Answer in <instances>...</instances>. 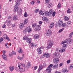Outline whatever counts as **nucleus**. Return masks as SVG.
<instances>
[{"instance_id": "2f4dec72", "label": "nucleus", "mask_w": 73, "mask_h": 73, "mask_svg": "<svg viewBox=\"0 0 73 73\" xmlns=\"http://www.w3.org/2000/svg\"><path fill=\"white\" fill-rule=\"evenodd\" d=\"M67 13H68V14H70V13L72 12V11L70 10V9L68 8L67 11Z\"/></svg>"}, {"instance_id": "13d9d810", "label": "nucleus", "mask_w": 73, "mask_h": 73, "mask_svg": "<svg viewBox=\"0 0 73 73\" xmlns=\"http://www.w3.org/2000/svg\"><path fill=\"white\" fill-rule=\"evenodd\" d=\"M67 64H70V60H68L67 62Z\"/></svg>"}, {"instance_id": "e2e57ef3", "label": "nucleus", "mask_w": 73, "mask_h": 73, "mask_svg": "<svg viewBox=\"0 0 73 73\" xmlns=\"http://www.w3.org/2000/svg\"><path fill=\"white\" fill-rule=\"evenodd\" d=\"M37 66H36L34 67V70H36V69H37Z\"/></svg>"}, {"instance_id": "bf43d9fd", "label": "nucleus", "mask_w": 73, "mask_h": 73, "mask_svg": "<svg viewBox=\"0 0 73 73\" xmlns=\"http://www.w3.org/2000/svg\"><path fill=\"white\" fill-rule=\"evenodd\" d=\"M36 25H36V24H33L32 25V27H35H35H36Z\"/></svg>"}, {"instance_id": "4c0bfd02", "label": "nucleus", "mask_w": 73, "mask_h": 73, "mask_svg": "<svg viewBox=\"0 0 73 73\" xmlns=\"http://www.w3.org/2000/svg\"><path fill=\"white\" fill-rule=\"evenodd\" d=\"M24 17H28V15L27 12H25L24 14Z\"/></svg>"}, {"instance_id": "c03bdc74", "label": "nucleus", "mask_w": 73, "mask_h": 73, "mask_svg": "<svg viewBox=\"0 0 73 73\" xmlns=\"http://www.w3.org/2000/svg\"><path fill=\"white\" fill-rule=\"evenodd\" d=\"M49 12L50 14H52V13L53 12V10L51 9L50 10Z\"/></svg>"}, {"instance_id": "7c9ffc66", "label": "nucleus", "mask_w": 73, "mask_h": 73, "mask_svg": "<svg viewBox=\"0 0 73 73\" xmlns=\"http://www.w3.org/2000/svg\"><path fill=\"white\" fill-rule=\"evenodd\" d=\"M9 69H10V70L11 72H12L13 70L14 69V66H12V67L11 66L9 67Z\"/></svg>"}, {"instance_id": "ddd939ff", "label": "nucleus", "mask_w": 73, "mask_h": 73, "mask_svg": "<svg viewBox=\"0 0 73 73\" xmlns=\"http://www.w3.org/2000/svg\"><path fill=\"white\" fill-rule=\"evenodd\" d=\"M22 12L23 11H22V9H21L20 8L18 9L17 12L18 15H21V14H22Z\"/></svg>"}, {"instance_id": "4d7b16f0", "label": "nucleus", "mask_w": 73, "mask_h": 73, "mask_svg": "<svg viewBox=\"0 0 73 73\" xmlns=\"http://www.w3.org/2000/svg\"><path fill=\"white\" fill-rule=\"evenodd\" d=\"M39 24H40V26H41V25H42V21H40L39 22Z\"/></svg>"}, {"instance_id": "603ef678", "label": "nucleus", "mask_w": 73, "mask_h": 73, "mask_svg": "<svg viewBox=\"0 0 73 73\" xmlns=\"http://www.w3.org/2000/svg\"><path fill=\"white\" fill-rule=\"evenodd\" d=\"M12 53L13 55H16V52L14 51H12Z\"/></svg>"}, {"instance_id": "a211bd4d", "label": "nucleus", "mask_w": 73, "mask_h": 73, "mask_svg": "<svg viewBox=\"0 0 73 73\" xmlns=\"http://www.w3.org/2000/svg\"><path fill=\"white\" fill-rule=\"evenodd\" d=\"M14 7L15 8L14 9V11L16 12V11H17L18 12V10L19 9V7H16V6L15 5Z\"/></svg>"}, {"instance_id": "ea45409f", "label": "nucleus", "mask_w": 73, "mask_h": 73, "mask_svg": "<svg viewBox=\"0 0 73 73\" xmlns=\"http://www.w3.org/2000/svg\"><path fill=\"white\" fill-rule=\"evenodd\" d=\"M73 68V65L72 64H71L70 65L69 67V69H72Z\"/></svg>"}, {"instance_id": "f704fd0d", "label": "nucleus", "mask_w": 73, "mask_h": 73, "mask_svg": "<svg viewBox=\"0 0 73 73\" xmlns=\"http://www.w3.org/2000/svg\"><path fill=\"white\" fill-rule=\"evenodd\" d=\"M18 52L19 53H23V50H22L21 48H19V50L18 51Z\"/></svg>"}, {"instance_id": "8fccbe9b", "label": "nucleus", "mask_w": 73, "mask_h": 73, "mask_svg": "<svg viewBox=\"0 0 73 73\" xmlns=\"http://www.w3.org/2000/svg\"><path fill=\"white\" fill-rule=\"evenodd\" d=\"M71 24H72V22L70 21H68L67 22V24H68V25H71Z\"/></svg>"}, {"instance_id": "393cba45", "label": "nucleus", "mask_w": 73, "mask_h": 73, "mask_svg": "<svg viewBox=\"0 0 73 73\" xmlns=\"http://www.w3.org/2000/svg\"><path fill=\"white\" fill-rule=\"evenodd\" d=\"M65 51V49L64 48H61L59 50V52L60 53L61 52H64Z\"/></svg>"}, {"instance_id": "f257e3e1", "label": "nucleus", "mask_w": 73, "mask_h": 73, "mask_svg": "<svg viewBox=\"0 0 73 73\" xmlns=\"http://www.w3.org/2000/svg\"><path fill=\"white\" fill-rule=\"evenodd\" d=\"M25 65L24 64H21L20 63H18V67L19 68V72H23L24 69L23 68L25 67Z\"/></svg>"}, {"instance_id": "39448f33", "label": "nucleus", "mask_w": 73, "mask_h": 73, "mask_svg": "<svg viewBox=\"0 0 73 73\" xmlns=\"http://www.w3.org/2000/svg\"><path fill=\"white\" fill-rule=\"evenodd\" d=\"M71 40H70V38H68L66 39V40L64 41L61 42L60 43V44H61V45H62L63 44H65V43H66V42H67V44H70V43L71 42Z\"/></svg>"}, {"instance_id": "a18cd8bd", "label": "nucleus", "mask_w": 73, "mask_h": 73, "mask_svg": "<svg viewBox=\"0 0 73 73\" xmlns=\"http://www.w3.org/2000/svg\"><path fill=\"white\" fill-rule=\"evenodd\" d=\"M73 35V32L71 33L69 35V37L70 38H71V37H72V35Z\"/></svg>"}, {"instance_id": "58836bf2", "label": "nucleus", "mask_w": 73, "mask_h": 73, "mask_svg": "<svg viewBox=\"0 0 73 73\" xmlns=\"http://www.w3.org/2000/svg\"><path fill=\"white\" fill-rule=\"evenodd\" d=\"M63 30H64V28H62L61 29H60L59 30V31L58 32V33H61V32H62V31H63Z\"/></svg>"}, {"instance_id": "a19ab883", "label": "nucleus", "mask_w": 73, "mask_h": 73, "mask_svg": "<svg viewBox=\"0 0 73 73\" xmlns=\"http://www.w3.org/2000/svg\"><path fill=\"white\" fill-rule=\"evenodd\" d=\"M28 23V19H26L24 21V23L25 24H26Z\"/></svg>"}, {"instance_id": "f8f14e48", "label": "nucleus", "mask_w": 73, "mask_h": 73, "mask_svg": "<svg viewBox=\"0 0 73 73\" xmlns=\"http://www.w3.org/2000/svg\"><path fill=\"white\" fill-rule=\"evenodd\" d=\"M42 68H43V66H42V65H40L39 67V69L37 71L38 73H40V72L41 70V69H42Z\"/></svg>"}, {"instance_id": "20e7f679", "label": "nucleus", "mask_w": 73, "mask_h": 73, "mask_svg": "<svg viewBox=\"0 0 73 73\" xmlns=\"http://www.w3.org/2000/svg\"><path fill=\"white\" fill-rule=\"evenodd\" d=\"M45 36H49L50 37L52 35V31L50 29H48L44 35Z\"/></svg>"}, {"instance_id": "6e6d98bb", "label": "nucleus", "mask_w": 73, "mask_h": 73, "mask_svg": "<svg viewBox=\"0 0 73 73\" xmlns=\"http://www.w3.org/2000/svg\"><path fill=\"white\" fill-rule=\"evenodd\" d=\"M57 7L58 8H60L61 7V4L60 3H59L58 4V5Z\"/></svg>"}, {"instance_id": "dca6fc26", "label": "nucleus", "mask_w": 73, "mask_h": 73, "mask_svg": "<svg viewBox=\"0 0 73 73\" xmlns=\"http://www.w3.org/2000/svg\"><path fill=\"white\" fill-rule=\"evenodd\" d=\"M31 46L32 48H33L34 46L36 47L37 46V44L35 43H32L31 44Z\"/></svg>"}, {"instance_id": "473e14b6", "label": "nucleus", "mask_w": 73, "mask_h": 73, "mask_svg": "<svg viewBox=\"0 0 73 73\" xmlns=\"http://www.w3.org/2000/svg\"><path fill=\"white\" fill-rule=\"evenodd\" d=\"M52 3H49L48 4L47 7L48 8H50L51 7H52Z\"/></svg>"}, {"instance_id": "2eb2a0df", "label": "nucleus", "mask_w": 73, "mask_h": 73, "mask_svg": "<svg viewBox=\"0 0 73 73\" xmlns=\"http://www.w3.org/2000/svg\"><path fill=\"white\" fill-rule=\"evenodd\" d=\"M39 37H40V36L38 35H37V34H35L34 36V39H35V40H36V39H38V38H39Z\"/></svg>"}, {"instance_id": "774afa93", "label": "nucleus", "mask_w": 73, "mask_h": 73, "mask_svg": "<svg viewBox=\"0 0 73 73\" xmlns=\"http://www.w3.org/2000/svg\"><path fill=\"white\" fill-rule=\"evenodd\" d=\"M13 55L12 54V52L11 53H9V56H12Z\"/></svg>"}, {"instance_id": "3c124183", "label": "nucleus", "mask_w": 73, "mask_h": 73, "mask_svg": "<svg viewBox=\"0 0 73 73\" xmlns=\"http://www.w3.org/2000/svg\"><path fill=\"white\" fill-rule=\"evenodd\" d=\"M35 1H32L31 2L30 4H31V5H34V4H35Z\"/></svg>"}, {"instance_id": "e433bc0d", "label": "nucleus", "mask_w": 73, "mask_h": 73, "mask_svg": "<svg viewBox=\"0 0 73 73\" xmlns=\"http://www.w3.org/2000/svg\"><path fill=\"white\" fill-rule=\"evenodd\" d=\"M5 24H7L8 25H9L10 24V21H6L5 22Z\"/></svg>"}, {"instance_id": "6e6552de", "label": "nucleus", "mask_w": 73, "mask_h": 73, "mask_svg": "<svg viewBox=\"0 0 73 73\" xmlns=\"http://www.w3.org/2000/svg\"><path fill=\"white\" fill-rule=\"evenodd\" d=\"M62 24H63V22H62V20L61 19H60L58 21V26H59V27H60V26H61V25H62Z\"/></svg>"}, {"instance_id": "de8ad7c7", "label": "nucleus", "mask_w": 73, "mask_h": 73, "mask_svg": "<svg viewBox=\"0 0 73 73\" xmlns=\"http://www.w3.org/2000/svg\"><path fill=\"white\" fill-rule=\"evenodd\" d=\"M66 25V23H62L61 26L62 27H65Z\"/></svg>"}, {"instance_id": "b1692460", "label": "nucleus", "mask_w": 73, "mask_h": 73, "mask_svg": "<svg viewBox=\"0 0 73 73\" xmlns=\"http://www.w3.org/2000/svg\"><path fill=\"white\" fill-rule=\"evenodd\" d=\"M24 54H22L21 57H20V56H18V59H19V60H22V59H23V58H24Z\"/></svg>"}, {"instance_id": "4468645a", "label": "nucleus", "mask_w": 73, "mask_h": 73, "mask_svg": "<svg viewBox=\"0 0 73 73\" xmlns=\"http://www.w3.org/2000/svg\"><path fill=\"white\" fill-rule=\"evenodd\" d=\"M51 70H52V69H51V68H49V67H48L46 69V71L47 73H51Z\"/></svg>"}, {"instance_id": "37998d69", "label": "nucleus", "mask_w": 73, "mask_h": 73, "mask_svg": "<svg viewBox=\"0 0 73 73\" xmlns=\"http://www.w3.org/2000/svg\"><path fill=\"white\" fill-rule=\"evenodd\" d=\"M39 11V9H35V13H37Z\"/></svg>"}, {"instance_id": "69168bd1", "label": "nucleus", "mask_w": 73, "mask_h": 73, "mask_svg": "<svg viewBox=\"0 0 73 73\" xmlns=\"http://www.w3.org/2000/svg\"><path fill=\"white\" fill-rule=\"evenodd\" d=\"M15 26V24H13L11 26V27H12V28H13V27H14Z\"/></svg>"}, {"instance_id": "052dcab7", "label": "nucleus", "mask_w": 73, "mask_h": 73, "mask_svg": "<svg viewBox=\"0 0 73 73\" xmlns=\"http://www.w3.org/2000/svg\"><path fill=\"white\" fill-rule=\"evenodd\" d=\"M4 40V39H3V37L1 38L0 39V40L1 41V42L3 41Z\"/></svg>"}, {"instance_id": "338daca9", "label": "nucleus", "mask_w": 73, "mask_h": 73, "mask_svg": "<svg viewBox=\"0 0 73 73\" xmlns=\"http://www.w3.org/2000/svg\"><path fill=\"white\" fill-rule=\"evenodd\" d=\"M43 65L44 66H46V63H44L43 64Z\"/></svg>"}, {"instance_id": "864d4df0", "label": "nucleus", "mask_w": 73, "mask_h": 73, "mask_svg": "<svg viewBox=\"0 0 73 73\" xmlns=\"http://www.w3.org/2000/svg\"><path fill=\"white\" fill-rule=\"evenodd\" d=\"M5 46L6 48H8V43H6L5 44Z\"/></svg>"}, {"instance_id": "f3484780", "label": "nucleus", "mask_w": 73, "mask_h": 73, "mask_svg": "<svg viewBox=\"0 0 73 73\" xmlns=\"http://www.w3.org/2000/svg\"><path fill=\"white\" fill-rule=\"evenodd\" d=\"M37 51L38 53L39 54H41V53L42 52V51L40 49V48H38L37 49Z\"/></svg>"}, {"instance_id": "c9c22d12", "label": "nucleus", "mask_w": 73, "mask_h": 73, "mask_svg": "<svg viewBox=\"0 0 73 73\" xmlns=\"http://www.w3.org/2000/svg\"><path fill=\"white\" fill-rule=\"evenodd\" d=\"M39 14L40 15H41L42 16H43V14H44V11H39Z\"/></svg>"}, {"instance_id": "09e8293b", "label": "nucleus", "mask_w": 73, "mask_h": 73, "mask_svg": "<svg viewBox=\"0 0 73 73\" xmlns=\"http://www.w3.org/2000/svg\"><path fill=\"white\" fill-rule=\"evenodd\" d=\"M28 37L27 36H24L23 37V39L24 40H26L27 39H28Z\"/></svg>"}, {"instance_id": "79ce46f5", "label": "nucleus", "mask_w": 73, "mask_h": 73, "mask_svg": "<svg viewBox=\"0 0 73 73\" xmlns=\"http://www.w3.org/2000/svg\"><path fill=\"white\" fill-rule=\"evenodd\" d=\"M62 72H63V73H66V72H68V70L64 69L63 70Z\"/></svg>"}, {"instance_id": "6ab92c4d", "label": "nucleus", "mask_w": 73, "mask_h": 73, "mask_svg": "<svg viewBox=\"0 0 73 73\" xmlns=\"http://www.w3.org/2000/svg\"><path fill=\"white\" fill-rule=\"evenodd\" d=\"M27 32L28 33H30L32 32V29L29 28V27H28L27 28Z\"/></svg>"}, {"instance_id": "bb28decb", "label": "nucleus", "mask_w": 73, "mask_h": 73, "mask_svg": "<svg viewBox=\"0 0 73 73\" xmlns=\"http://www.w3.org/2000/svg\"><path fill=\"white\" fill-rule=\"evenodd\" d=\"M42 19L43 20V21H46L48 20V19L47 18L44 17H42Z\"/></svg>"}, {"instance_id": "f03ea898", "label": "nucleus", "mask_w": 73, "mask_h": 73, "mask_svg": "<svg viewBox=\"0 0 73 73\" xmlns=\"http://www.w3.org/2000/svg\"><path fill=\"white\" fill-rule=\"evenodd\" d=\"M58 62H59V60L58 58H55L54 59V63L53 66L54 68L56 69L58 68V64L57 63Z\"/></svg>"}, {"instance_id": "5701e85b", "label": "nucleus", "mask_w": 73, "mask_h": 73, "mask_svg": "<svg viewBox=\"0 0 73 73\" xmlns=\"http://www.w3.org/2000/svg\"><path fill=\"white\" fill-rule=\"evenodd\" d=\"M24 25L23 23H21L19 25V27L20 28L22 29V28H23V27H24Z\"/></svg>"}, {"instance_id": "5fc2aeb1", "label": "nucleus", "mask_w": 73, "mask_h": 73, "mask_svg": "<svg viewBox=\"0 0 73 73\" xmlns=\"http://www.w3.org/2000/svg\"><path fill=\"white\" fill-rule=\"evenodd\" d=\"M53 66V64H50L48 66V68H50L51 67H52Z\"/></svg>"}, {"instance_id": "c85d7f7f", "label": "nucleus", "mask_w": 73, "mask_h": 73, "mask_svg": "<svg viewBox=\"0 0 73 73\" xmlns=\"http://www.w3.org/2000/svg\"><path fill=\"white\" fill-rule=\"evenodd\" d=\"M27 42L29 44H31V38H28L27 40Z\"/></svg>"}, {"instance_id": "7ed1b4c3", "label": "nucleus", "mask_w": 73, "mask_h": 73, "mask_svg": "<svg viewBox=\"0 0 73 73\" xmlns=\"http://www.w3.org/2000/svg\"><path fill=\"white\" fill-rule=\"evenodd\" d=\"M53 41L51 40H48L47 41L48 45L47 46L46 48H47V49H49V48H51L53 45Z\"/></svg>"}, {"instance_id": "4be33fe9", "label": "nucleus", "mask_w": 73, "mask_h": 73, "mask_svg": "<svg viewBox=\"0 0 73 73\" xmlns=\"http://www.w3.org/2000/svg\"><path fill=\"white\" fill-rule=\"evenodd\" d=\"M2 58L5 60H7V55L3 54L2 55Z\"/></svg>"}, {"instance_id": "0eeeda50", "label": "nucleus", "mask_w": 73, "mask_h": 73, "mask_svg": "<svg viewBox=\"0 0 73 73\" xmlns=\"http://www.w3.org/2000/svg\"><path fill=\"white\" fill-rule=\"evenodd\" d=\"M35 29L37 31H39L41 30V27L38 25H36L35 27Z\"/></svg>"}, {"instance_id": "c756f323", "label": "nucleus", "mask_w": 73, "mask_h": 73, "mask_svg": "<svg viewBox=\"0 0 73 73\" xmlns=\"http://www.w3.org/2000/svg\"><path fill=\"white\" fill-rule=\"evenodd\" d=\"M26 67L27 68H29L31 66V64H30L29 62H28L27 64L26 65Z\"/></svg>"}, {"instance_id": "423d86ee", "label": "nucleus", "mask_w": 73, "mask_h": 73, "mask_svg": "<svg viewBox=\"0 0 73 73\" xmlns=\"http://www.w3.org/2000/svg\"><path fill=\"white\" fill-rule=\"evenodd\" d=\"M54 56L58 58H60L61 57V55L59 53H58L57 52H55L54 54Z\"/></svg>"}, {"instance_id": "9d476101", "label": "nucleus", "mask_w": 73, "mask_h": 73, "mask_svg": "<svg viewBox=\"0 0 73 73\" xmlns=\"http://www.w3.org/2000/svg\"><path fill=\"white\" fill-rule=\"evenodd\" d=\"M44 56L45 57L48 58V57H50V54L47 53H45L44 54Z\"/></svg>"}, {"instance_id": "72a5a7b5", "label": "nucleus", "mask_w": 73, "mask_h": 73, "mask_svg": "<svg viewBox=\"0 0 73 73\" xmlns=\"http://www.w3.org/2000/svg\"><path fill=\"white\" fill-rule=\"evenodd\" d=\"M63 47L64 48H65V49H66V48L68 47V45L66 44H64L63 45Z\"/></svg>"}, {"instance_id": "680f3d73", "label": "nucleus", "mask_w": 73, "mask_h": 73, "mask_svg": "<svg viewBox=\"0 0 73 73\" xmlns=\"http://www.w3.org/2000/svg\"><path fill=\"white\" fill-rule=\"evenodd\" d=\"M55 14H56V12H54L52 13V15L53 16H54V17L55 16Z\"/></svg>"}, {"instance_id": "a878e982", "label": "nucleus", "mask_w": 73, "mask_h": 73, "mask_svg": "<svg viewBox=\"0 0 73 73\" xmlns=\"http://www.w3.org/2000/svg\"><path fill=\"white\" fill-rule=\"evenodd\" d=\"M20 4V2L19 1H18L17 2H16V4L15 6L16 7L19 6Z\"/></svg>"}, {"instance_id": "412c9836", "label": "nucleus", "mask_w": 73, "mask_h": 73, "mask_svg": "<svg viewBox=\"0 0 73 73\" xmlns=\"http://www.w3.org/2000/svg\"><path fill=\"white\" fill-rule=\"evenodd\" d=\"M64 20L65 21H67L69 20V17L66 16H65L64 17Z\"/></svg>"}, {"instance_id": "aec40b11", "label": "nucleus", "mask_w": 73, "mask_h": 73, "mask_svg": "<svg viewBox=\"0 0 73 73\" xmlns=\"http://www.w3.org/2000/svg\"><path fill=\"white\" fill-rule=\"evenodd\" d=\"M18 19H19V18L17 15H15L13 17V19L14 20H18Z\"/></svg>"}, {"instance_id": "0e129e2a", "label": "nucleus", "mask_w": 73, "mask_h": 73, "mask_svg": "<svg viewBox=\"0 0 73 73\" xmlns=\"http://www.w3.org/2000/svg\"><path fill=\"white\" fill-rule=\"evenodd\" d=\"M5 27H6L5 25H4L2 26V28H5Z\"/></svg>"}, {"instance_id": "cd10ccee", "label": "nucleus", "mask_w": 73, "mask_h": 73, "mask_svg": "<svg viewBox=\"0 0 73 73\" xmlns=\"http://www.w3.org/2000/svg\"><path fill=\"white\" fill-rule=\"evenodd\" d=\"M54 23H50V25L49 26V28H53L54 26Z\"/></svg>"}, {"instance_id": "9b49d317", "label": "nucleus", "mask_w": 73, "mask_h": 73, "mask_svg": "<svg viewBox=\"0 0 73 73\" xmlns=\"http://www.w3.org/2000/svg\"><path fill=\"white\" fill-rule=\"evenodd\" d=\"M3 37L4 39L7 40L8 41H10V39H9V38H8V36H7V35H4L3 36Z\"/></svg>"}, {"instance_id": "49530a36", "label": "nucleus", "mask_w": 73, "mask_h": 73, "mask_svg": "<svg viewBox=\"0 0 73 73\" xmlns=\"http://www.w3.org/2000/svg\"><path fill=\"white\" fill-rule=\"evenodd\" d=\"M27 28L23 31V33H26L27 32Z\"/></svg>"}, {"instance_id": "1a4fd4ad", "label": "nucleus", "mask_w": 73, "mask_h": 73, "mask_svg": "<svg viewBox=\"0 0 73 73\" xmlns=\"http://www.w3.org/2000/svg\"><path fill=\"white\" fill-rule=\"evenodd\" d=\"M49 13L48 11L45 12V11H44V13L43 15V16L44 17L45 16H48L49 15Z\"/></svg>"}]
</instances>
